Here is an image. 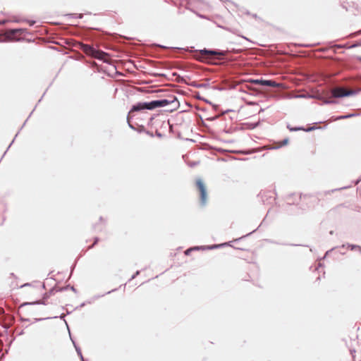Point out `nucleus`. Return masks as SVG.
<instances>
[{
    "mask_svg": "<svg viewBox=\"0 0 361 361\" xmlns=\"http://www.w3.org/2000/svg\"><path fill=\"white\" fill-rule=\"evenodd\" d=\"M169 104L167 99L155 100L150 102H139L133 105L129 111L128 118L133 116L135 111H140L145 109L152 110L158 107L165 106Z\"/></svg>",
    "mask_w": 361,
    "mask_h": 361,
    "instance_id": "f257e3e1",
    "label": "nucleus"
},
{
    "mask_svg": "<svg viewBox=\"0 0 361 361\" xmlns=\"http://www.w3.org/2000/svg\"><path fill=\"white\" fill-rule=\"evenodd\" d=\"M225 55V51H210L204 49L197 52L195 56L199 61L209 62L213 59H219Z\"/></svg>",
    "mask_w": 361,
    "mask_h": 361,
    "instance_id": "f03ea898",
    "label": "nucleus"
},
{
    "mask_svg": "<svg viewBox=\"0 0 361 361\" xmlns=\"http://www.w3.org/2000/svg\"><path fill=\"white\" fill-rule=\"evenodd\" d=\"M79 48L87 55L94 57L98 59H105L107 56V54L100 50H97L94 47L90 45L85 44L83 43L79 44Z\"/></svg>",
    "mask_w": 361,
    "mask_h": 361,
    "instance_id": "7ed1b4c3",
    "label": "nucleus"
},
{
    "mask_svg": "<svg viewBox=\"0 0 361 361\" xmlns=\"http://www.w3.org/2000/svg\"><path fill=\"white\" fill-rule=\"evenodd\" d=\"M197 190L200 192V202L202 205H204L207 200V194L206 187L201 179L196 180L195 182Z\"/></svg>",
    "mask_w": 361,
    "mask_h": 361,
    "instance_id": "20e7f679",
    "label": "nucleus"
},
{
    "mask_svg": "<svg viewBox=\"0 0 361 361\" xmlns=\"http://www.w3.org/2000/svg\"><path fill=\"white\" fill-rule=\"evenodd\" d=\"M22 288H28L29 290H27V292L34 297L39 295L43 291V287L40 284L34 286L25 284L23 286Z\"/></svg>",
    "mask_w": 361,
    "mask_h": 361,
    "instance_id": "39448f33",
    "label": "nucleus"
},
{
    "mask_svg": "<svg viewBox=\"0 0 361 361\" xmlns=\"http://www.w3.org/2000/svg\"><path fill=\"white\" fill-rule=\"evenodd\" d=\"M250 82L255 85H265L273 87H281L282 86V84L281 83H278L274 80H252Z\"/></svg>",
    "mask_w": 361,
    "mask_h": 361,
    "instance_id": "423d86ee",
    "label": "nucleus"
},
{
    "mask_svg": "<svg viewBox=\"0 0 361 361\" xmlns=\"http://www.w3.org/2000/svg\"><path fill=\"white\" fill-rule=\"evenodd\" d=\"M332 96L334 97H343L349 96L353 94V91L348 90L343 87H336L331 90Z\"/></svg>",
    "mask_w": 361,
    "mask_h": 361,
    "instance_id": "0eeeda50",
    "label": "nucleus"
},
{
    "mask_svg": "<svg viewBox=\"0 0 361 361\" xmlns=\"http://www.w3.org/2000/svg\"><path fill=\"white\" fill-rule=\"evenodd\" d=\"M288 142H289L288 138H286V139L283 140L282 141H280L278 143V147H281L285 146V145H286L288 143Z\"/></svg>",
    "mask_w": 361,
    "mask_h": 361,
    "instance_id": "6e6552de",
    "label": "nucleus"
},
{
    "mask_svg": "<svg viewBox=\"0 0 361 361\" xmlns=\"http://www.w3.org/2000/svg\"><path fill=\"white\" fill-rule=\"evenodd\" d=\"M353 116H354L353 114H348V115H345V116H341L336 118L335 120L345 119V118L353 117Z\"/></svg>",
    "mask_w": 361,
    "mask_h": 361,
    "instance_id": "1a4fd4ad",
    "label": "nucleus"
},
{
    "mask_svg": "<svg viewBox=\"0 0 361 361\" xmlns=\"http://www.w3.org/2000/svg\"><path fill=\"white\" fill-rule=\"evenodd\" d=\"M38 348L40 350H43L45 348V344L43 342H42L39 344Z\"/></svg>",
    "mask_w": 361,
    "mask_h": 361,
    "instance_id": "9d476101",
    "label": "nucleus"
},
{
    "mask_svg": "<svg viewBox=\"0 0 361 361\" xmlns=\"http://www.w3.org/2000/svg\"><path fill=\"white\" fill-rule=\"evenodd\" d=\"M193 249L192 248H190V249H188L185 251V254L186 255H189V253Z\"/></svg>",
    "mask_w": 361,
    "mask_h": 361,
    "instance_id": "9b49d317",
    "label": "nucleus"
},
{
    "mask_svg": "<svg viewBox=\"0 0 361 361\" xmlns=\"http://www.w3.org/2000/svg\"><path fill=\"white\" fill-rule=\"evenodd\" d=\"M97 242H98V238H96L94 242V243H93V245L90 246L88 248L89 249L92 248L96 243H97Z\"/></svg>",
    "mask_w": 361,
    "mask_h": 361,
    "instance_id": "f8f14e48",
    "label": "nucleus"
},
{
    "mask_svg": "<svg viewBox=\"0 0 361 361\" xmlns=\"http://www.w3.org/2000/svg\"><path fill=\"white\" fill-rule=\"evenodd\" d=\"M331 101H326V103H331Z\"/></svg>",
    "mask_w": 361,
    "mask_h": 361,
    "instance_id": "ddd939ff",
    "label": "nucleus"
},
{
    "mask_svg": "<svg viewBox=\"0 0 361 361\" xmlns=\"http://www.w3.org/2000/svg\"><path fill=\"white\" fill-rule=\"evenodd\" d=\"M294 130H300V128H295V129H294Z\"/></svg>",
    "mask_w": 361,
    "mask_h": 361,
    "instance_id": "4468645a",
    "label": "nucleus"
}]
</instances>
